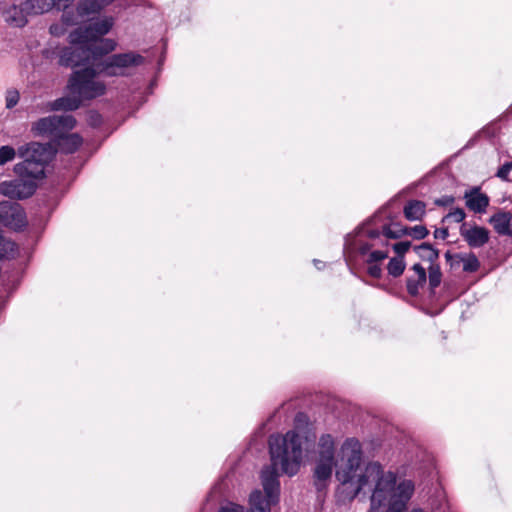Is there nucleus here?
<instances>
[{"instance_id": "nucleus-8", "label": "nucleus", "mask_w": 512, "mask_h": 512, "mask_svg": "<svg viewBox=\"0 0 512 512\" xmlns=\"http://www.w3.org/2000/svg\"><path fill=\"white\" fill-rule=\"evenodd\" d=\"M0 223L14 230L26 225V215L23 208L7 201L0 203Z\"/></svg>"}, {"instance_id": "nucleus-15", "label": "nucleus", "mask_w": 512, "mask_h": 512, "mask_svg": "<svg viewBox=\"0 0 512 512\" xmlns=\"http://www.w3.org/2000/svg\"><path fill=\"white\" fill-rule=\"evenodd\" d=\"M512 216L508 212H499L490 218V223L498 234L508 235Z\"/></svg>"}, {"instance_id": "nucleus-6", "label": "nucleus", "mask_w": 512, "mask_h": 512, "mask_svg": "<svg viewBox=\"0 0 512 512\" xmlns=\"http://www.w3.org/2000/svg\"><path fill=\"white\" fill-rule=\"evenodd\" d=\"M143 62L144 58L134 52L115 54L99 63V72L107 76H126Z\"/></svg>"}, {"instance_id": "nucleus-28", "label": "nucleus", "mask_w": 512, "mask_h": 512, "mask_svg": "<svg viewBox=\"0 0 512 512\" xmlns=\"http://www.w3.org/2000/svg\"><path fill=\"white\" fill-rule=\"evenodd\" d=\"M424 283H418L417 278H409L407 282V289L410 294L415 295L418 292L419 286L423 285Z\"/></svg>"}, {"instance_id": "nucleus-35", "label": "nucleus", "mask_w": 512, "mask_h": 512, "mask_svg": "<svg viewBox=\"0 0 512 512\" xmlns=\"http://www.w3.org/2000/svg\"><path fill=\"white\" fill-rule=\"evenodd\" d=\"M506 166H508V168H509L510 170H512V162H510V163H506Z\"/></svg>"}, {"instance_id": "nucleus-18", "label": "nucleus", "mask_w": 512, "mask_h": 512, "mask_svg": "<svg viewBox=\"0 0 512 512\" xmlns=\"http://www.w3.org/2000/svg\"><path fill=\"white\" fill-rule=\"evenodd\" d=\"M81 144L82 138L78 134L65 135L62 133V136L59 137L58 146L66 153H73Z\"/></svg>"}, {"instance_id": "nucleus-9", "label": "nucleus", "mask_w": 512, "mask_h": 512, "mask_svg": "<svg viewBox=\"0 0 512 512\" xmlns=\"http://www.w3.org/2000/svg\"><path fill=\"white\" fill-rule=\"evenodd\" d=\"M460 234L469 246L477 248L485 245L489 240V231L477 225L471 226L463 223Z\"/></svg>"}, {"instance_id": "nucleus-22", "label": "nucleus", "mask_w": 512, "mask_h": 512, "mask_svg": "<svg viewBox=\"0 0 512 512\" xmlns=\"http://www.w3.org/2000/svg\"><path fill=\"white\" fill-rule=\"evenodd\" d=\"M441 282V271L438 265L431 264L429 267V284L431 288L437 287Z\"/></svg>"}, {"instance_id": "nucleus-3", "label": "nucleus", "mask_w": 512, "mask_h": 512, "mask_svg": "<svg viewBox=\"0 0 512 512\" xmlns=\"http://www.w3.org/2000/svg\"><path fill=\"white\" fill-rule=\"evenodd\" d=\"M302 435L296 431H289L285 436L273 435L270 437V456L272 467L262 471L261 479L265 491L263 496L260 490L250 494V512H269V507L277 501L279 482L277 472L293 476L302 461Z\"/></svg>"}, {"instance_id": "nucleus-26", "label": "nucleus", "mask_w": 512, "mask_h": 512, "mask_svg": "<svg viewBox=\"0 0 512 512\" xmlns=\"http://www.w3.org/2000/svg\"><path fill=\"white\" fill-rule=\"evenodd\" d=\"M412 270L415 273V278L418 279V283H425V281H426L425 269L420 264H415L412 267Z\"/></svg>"}, {"instance_id": "nucleus-32", "label": "nucleus", "mask_w": 512, "mask_h": 512, "mask_svg": "<svg viewBox=\"0 0 512 512\" xmlns=\"http://www.w3.org/2000/svg\"><path fill=\"white\" fill-rule=\"evenodd\" d=\"M510 169L506 164H504L497 172V176L503 180H508V175L510 173Z\"/></svg>"}, {"instance_id": "nucleus-1", "label": "nucleus", "mask_w": 512, "mask_h": 512, "mask_svg": "<svg viewBox=\"0 0 512 512\" xmlns=\"http://www.w3.org/2000/svg\"><path fill=\"white\" fill-rule=\"evenodd\" d=\"M362 464V447L355 438L346 439L339 450L330 434L320 437L314 465V479L318 489L326 487L333 469L350 498L365 488L372 490L371 512H402L414 492V484L403 480L396 484V476L384 471L378 463Z\"/></svg>"}, {"instance_id": "nucleus-27", "label": "nucleus", "mask_w": 512, "mask_h": 512, "mask_svg": "<svg viewBox=\"0 0 512 512\" xmlns=\"http://www.w3.org/2000/svg\"><path fill=\"white\" fill-rule=\"evenodd\" d=\"M410 243L409 242H399L394 244L393 249L398 254L397 257H402L409 250Z\"/></svg>"}, {"instance_id": "nucleus-36", "label": "nucleus", "mask_w": 512, "mask_h": 512, "mask_svg": "<svg viewBox=\"0 0 512 512\" xmlns=\"http://www.w3.org/2000/svg\"><path fill=\"white\" fill-rule=\"evenodd\" d=\"M320 264H321V262H320V261H315V265H316V266H317V268H319V269H320Z\"/></svg>"}, {"instance_id": "nucleus-25", "label": "nucleus", "mask_w": 512, "mask_h": 512, "mask_svg": "<svg viewBox=\"0 0 512 512\" xmlns=\"http://www.w3.org/2000/svg\"><path fill=\"white\" fill-rule=\"evenodd\" d=\"M367 272L374 278H379L382 274V268L379 263H367Z\"/></svg>"}, {"instance_id": "nucleus-24", "label": "nucleus", "mask_w": 512, "mask_h": 512, "mask_svg": "<svg viewBox=\"0 0 512 512\" xmlns=\"http://www.w3.org/2000/svg\"><path fill=\"white\" fill-rule=\"evenodd\" d=\"M19 99H20V95H19L18 91H16V90L7 91L6 97H5L6 107L8 109L13 108L14 106L17 105V103L19 102Z\"/></svg>"}, {"instance_id": "nucleus-7", "label": "nucleus", "mask_w": 512, "mask_h": 512, "mask_svg": "<svg viewBox=\"0 0 512 512\" xmlns=\"http://www.w3.org/2000/svg\"><path fill=\"white\" fill-rule=\"evenodd\" d=\"M75 123L76 121L71 115L48 116L35 122L32 126V131L36 135H49L59 138L62 136V133L73 129Z\"/></svg>"}, {"instance_id": "nucleus-23", "label": "nucleus", "mask_w": 512, "mask_h": 512, "mask_svg": "<svg viewBox=\"0 0 512 512\" xmlns=\"http://www.w3.org/2000/svg\"><path fill=\"white\" fill-rule=\"evenodd\" d=\"M465 212L461 208H457L454 211L448 213L443 221L461 223L465 219Z\"/></svg>"}, {"instance_id": "nucleus-37", "label": "nucleus", "mask_w": 512, "mask_h": 512, "mask_svg": "<svg viewBox=\"0 0 512 512\" xmlns=\"http://www.w3.org/2000/svg\"><path fill=\"white\" fill-rule=\"evenodd\" d=\"M320 264H321V262H320V261H315V265H316V266H317V268H319V269H320Z\"/></svg>"}, {"instance_id": "nucleus-31", "label": "nucleus", "mask_w": 512, "mask_h": 512, "mask_svg": "<svg viewBox=\"0 0 512 512\" xmlns=\"http://www.w3.org/2000/svg\"><path fill=\"white\" fill-rule=\"evenodd\" d=\"M65 32V29L59 25V24H53L50 27V33L55 36L63 35Z\"/></svg>"}, {"instance_id": "nucleus-5", "label": "nucleus", "mask_w": 512, "mask_h": 512, "mask_svg": "<svg viewBox=\"0 0 512 512\" xmlns=\"http://www.w3.org/2000/svg\"><path fill=\"white\" fill-rule=\"evenodd\" d=\"M369 241L358 243L359 253L366 256V263H380L388 257V240L400 236L398 232L392 231L389 227H384L382 233L378 231H368Z\"/></svg>"}, {"instance_id": "nucleus-38", "label": "nucleus", "mask_w": 512, "mask_h": 512, "mask_svg": "<svg viewBox=\"0 0 512 512\" xmlns=\"http://www.w3.org/2000/svg\"><path fill=\"white\" fill-rule=\"evenodd\" d=\"M411 512H423L421 509H414Z\"/></svg>"}, {"instance_id": "nucleus-10", "label": "nucleus", "mask_w": 512, "mask_h": 512, "mask_svg": "<svg viewBox=\"0 0 512 512\" xmlns=\"http://www.w3.org/2000/svg\"><path fill=\"white\" fill-rule=\"evenodd\" d=\"M467 208L475 213H485L489 206V197L480 188L473 187L464 193Z\"/></svg>"}, {"instance_id": "nucleus-20", "label": "nucleus", "mask_w": 512, "mask_h": 512, "mask_svg": "<svg viewBox=\"0 0 512 512\" xmlns=\"http://www.w3.org/2000/svg\"><path fill=\"white\" fill-rule=\"evenodd\" d=\"M402 234L408 235L414 239L420 240V239L425 238L428 235V230L423 225H416L414 227L405 228L402 231Z\"/></svg>"}, {"instance_id": "nucleus-34", "label": "nucleus", "mask_w": 512, "mask_h": 512, "mask_svg": "<svg viewBox=\"0 0 512 512\" xmlns=\"http://www.w3.org/2000/svg\"><path fill=\"white\" fill-rule=\"evenodd\" d=\"M447 236H448V230L446 228L435 231V237H437V238L445 239Z\"/></svg>"}, {"instance_id": "nucleus-11", "label": "nucleus", "mask_w": 512, "mask_h": 512, "mask_svg": "<svg viewBox=\"0 0 512 512\" xmlns=\"http://www.w3.org/2000/svg\"><path fill=\"white\" fill-rule=\"evenodd\" d=\"M74 1L75 0H51V2L53 3V8L64 11L61 20L63 24L66 26L76 25L80 23L82 19L85 17L78 16L77 9L75 11L67 10L73 4Z\"/></svg>"}, {"instance_id": "nucleus-33", "label": "nucleus", "mask_w": 512, "mask_h": 512, "mask_svg": "<svg viewBox=\"0 0 512 512\" xmlns=\"http://www.w3.org/2000/svg\"><path fill=\"white\" fill-rule=\"evenodd\" d=\"M454 202V198L452 196H445L441 199H438L435 201L437 205L446 206L450 205Z\"/></svg>"}, {"instance_id": "nucleus-21", "label": "nucleus", "mask_w": 512, "mask_h": 512, "mask_svg": "<svg viewBox=\"0 0 512 512\" xmlns=\"http://www.w3.org/2000/svg\"><path fill=\"white\" fill-rule=\"evenodd\" d=\"M16 154H18V149H14L12 146L5 145L0 147V165H4L7 162L12 161Z\"/></svg>"}, {"instance_id": "nucleus-16", "label": "nucleus", "mask_w": 512, "mask_h": 512, "mask_svg": "<svg viewBox=\"0 0 512 512\" xmlns=\"http://www.w3.org/2000/svg\"><path fill=\"white\" fill-rule=\"evenodd\" d=\"M52 8L51 0H26L24 2V10L29 16L44 14Z\"/></svg>"}, {"instance_id": "nucleus-39", "label": "nucleus", "mask_w": 512, "mask_h": 512, "mask_svg": "<svg viewBox=\"0 0 512 512\" xmlns=\"http://www.w3.org/2000/svg\"><path fill=\"white\" fill-rule=\"evenodd\" d=\"M508 235L512 236V225H510V232Z\"/></svg>"}, {"instance_id": "nucleus-14", "label": "nucleus", "mask_w": 512, "mask_h": 512, "mask_svg": "<svg viewBox=\"0 0 512 512\" xmlns=\"http://www.w3.org/2000/svg\"><path fill=\"white\" fill-rule=\"evenodd\" d=\"M28 16L24 10V3L21 6L13 5L5 12L6 21L16 27L24 26L27 23Z\"/></svg>"}, {"instance_id": "nucleus-29", "label": "nucleus", "mask_w": 512, "mask_h": 512, "mask_svg": "<svg viewBox=\"0 0 512 512\" xmlns=\"http://www.w3.org/2000/svg\"><path fill=\"white\" fill-rule=\"evenodd\" d=\"M419 250L425 252L426 257L430 261H433L434 259H436L438 257V253L434 249H432L431 246H429L427 244H422L421 246H419Z\"/></svg>"}, {"instance_id": "nucleus-4", "label": "nucleus", "mask_w": 512, "mask_h": 512, "mask_svg": "<svg viewBox=\"0 0 512 512\" xmlns=\"http://www.w3.org/2000/svg\"><path fill=\"white\" fill-rule=\"evenodd\" d=\"M21 162L14 165L16 179L0 182V194L10 199H26L34 194L38 182L45 177V167L53 153L48 145L31 142L18 148Z\"/></svg>"}, {"instance_id": "nucleus-30", "label": "nucleus", "mask_w": 512, "mask_h": 512, "mask_svg": "<svg viewBox=\"0 0 512 512\" xmlns=\"http://www.w3.org/2000/svg\"><path fill=\"white\" fill-rule=\"evenodd\" d=\"M219 512H244V507L235 503H228L227 505L222 506Z\"/></svg>"}, {"instance_id": "nucleus-19", "label": "nucleus", "mask_w": 512, "mask_h": 512, "mask_svg": "<svg viewBox=\"0 0 512 512\" xmlns=\"http://www.w3.org/2000/svg\"><path fill=\"white\" fill-rule=\"evenodd\" d=\"M387 269H388V273L391 276H393V277L400 276L404 272V269H405V262H404L403 258L402 257L391 258L388 263Z\"/></svg>"}, {"instance_id": "nucleus-40", "label": "nucleus", "mask_w": 512, "mask_h": 512, "mask_svg": "<svg viewBox=\"0 0 512 512\" xmlns=\"http://www.w3.org/2000/svg\"><path fill=\"white\" fill-rule=\"evenodd\" d=\"M302 417H303L302 415H299V416L297 417V421H300V419H301Z\"/></svg>"}, {"instance_id": "nucleus-13", "label": "nucleus", "mask_w": 512, "mask_h": 512, "mask_svg": "<svg viewBox=\"0 0 512 512\" xmlns=\"http://www.w3.org/2000/svg\"><path fill=\"white\" fill-rule=\"evenodd\" d=\"M453 265H461L465 272H475L478 270L480 263L473 253H459L452 257Z\"/></svg>"}, {"instance_id": "nucleus-17", "label": "nucleus", "mask_w": 512, "mask_h": 512, "mask_svg": "<svg viewBox=\"0 0 512 512\" xmlns=\"http://www.w3.org/2000/svg\"><path fill=\"white\" fill-rule=\"evenodd\" d=\"M426 206L422 201L413 200L404 207V215L410 221H418L425 215Z\"/></svg>"}, {"instance_id": "nucleus-2", "label": "nucleus", "mask_w": 512, "mask_h": 512, "mask_svg": "<svg viewBox=\"0 0 512 512\" xmlns=\"http://www.w3.org/2000/svg\"><path fill=\"white\" fill-rule=\"evenodd\" d=\"M113 26V18L104 17L90 23L87 27L77 28L69 35L71 46L65 48L60 55V63L65 66L76 67L90 65L75 71L68 84L70 94L59 98L49 104L50 110H76L83 101L100 97L106 92V85L97 79L99 63L98 57L113 51L115 41L104 39Z\"/></svg>"}, {"instance_id": "nucleus-12", "label": "nucleus", "mask_w": 512, "mask_h": 512, "mask_svg": "<svg viewBox=\"0 0 512 512\" xmlns=\"http://www.w3.org/2000/svg\"><path fill=\"white\" fill-rule=\"evenodd\" d=\"M113 0H80L77 5V15L87 16L97 13L102 8L109 5Z\"/></svg>"}]
</instances>
